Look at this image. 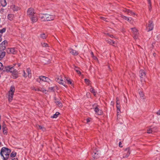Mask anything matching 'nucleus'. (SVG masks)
<instances>
[{
  "label": "nucleus",
  "mask_w": 160,
  "mask_h": 160,
  "mask_svg": "<svg viewBox=\"0 0 160 160\" xmlns=\"http://www.w3.org/2000/svg\"><path fill=\"white\" fill-rule=\"evenodd\" d=\"M12 66H5L3 71L12 73L13 78L16 79L18 77V71L15 69Z\"/></svg>",
  "instance_id": "obj_1"
},
{
  "label": "nucleus",
  "mask_w": 160,
  "mask_h": 160,
  "mask_svg": "<svg viewBox=\"0 0 160 160\" xmlns=\"http://www.w3.org/2000/svg\"><path fill=\"white\" fill-rule=\"evenodd\" d=\"M11 150L6 147H3L1 150L0 154L3 160H7L8 158Z\"/></svg>",
  "instance_id": "obj_2"
},
{
  "label": "nucleus",
  "mask_w": 160,
  "mask_h": 160,
  "mask_svg": "<svg viewBox=\"0 0 160 160\" xmlns=\"http://www.w3.org/2000/svg\"><path fill=\"white\" fill-rule=\"evenodd\" d=\"M37 81L40 83H41V81L46 82H49L51 80L47 77L40 76L37 79Z\"/></svg>",
  "instance_id": "obj_3"
},
{
  "label": "nucleus",
  "mask_w": 160,
  "mask_h": 160,
  "mask_svg": "<svg viewBox=\"0 0 160 160\" xmlns=\"http://www.w3.org/2000/svg\"><path fill=\"white\" fill-rule=\"evenodd\" d=\"M140 76L141 82H144L146 78V73L143 70H141L139 72Z\"/></svg>",
  "instance_id": "obj_4"
},
{
  "label": "nucleus",
  "mask_w": 160,
  "mask_h": 160,
  "mask_svg": "<svg viewBox=\"0 0 160 160\" xmlns=\"http://www.w3.org/2000/svg\"><path fill=\"white\" fill-rule=\"evenodd\" d=\"M98 105L95 104L93 105V107L94 108V111L98 115H101L103 113V112L98 108Z\"/></svg>",
  "instance_id": "obj_5"
},
{
  "label": "nucleus",
  "mask_w": 160,
  "mask_h": 160,
  "mask_svg": "<svg viewBox=\"0 0 160 160\" xmlns=\"http://www.w3.org/2000/svg\"><path fill=\"white\" fill-rule=\"evenodd\" d=\"M27 14L30 18L36 14L34 9L31 8H29L27 12Z\"/></svg>",
  "instance_id": "obj_6"
},
{
  "label": "nucleus",
  "mask_w": 160,
  "mask_h": 160,
  "mask_svg": "<svg viewBox=\"0 0 160 160\" xmlns=\"http://www.w3.org/2000/svg\"><path fill=\"white\" fill-rule=\"evenodd\" d=\"M8 42L7 40H4L0 44V51H3L5 50L6 47L7 45Z\"/></svg>",
  "instance_id": "obj_7"
},
{
  "label": "nucleus",
  "mask_w": 160,
  "mask_h": 160,
  "mask_svg": "<svg viewBox=\"0 0 160 160\" xmlns=\"http://www.w3.org/2000/svg\"><path fill=\"white\" fill-rule=\"evenodd\" d=\"M7 52L9 54H15L17 52V51L14 48H7L6 50Z\"/></svg>",
  "instance_id": "obj_8"
},
{
  "label": "nucleus",
  "mask_w": 160,
  "mask_h": 160,
  "mask_svg": "<svg viewBox=\"0 0 160 160\" xmlns=\"http://www.w3.org/2000/svg\"><path fill=\"white\" fill-rule=\"evenodd\" d=\"M153 28V25L152 23V22L151 20H150L148 26L147 27V30L148 32H149L152 30Z\"/></svg>",
  "instance_id": "obj_9"
},
{
  "label": "nucleus",
  "mask_w": 160,
  "mask_h": 160,
  "mask_svg": "<svg viewBox=\"0 0 160 160\" xmlns=\"http://www.w3.org/2000/svg\"><path fill=\"white\" fill-rule=\"evenodd\" d=\"M131 29L133 34V38L135 39H137L138 38V32L137 29L135 28H131Z\"/></svg>",
  "instance_id": "obj_10"
},
{
  "label": "nucleus",
  "mask_w": 160,
  "mask_h": 160,
  "mask_svg": "<svg viewBox=\"0 0 160 160\" xmlns=\"http://www.w3.org/2000/svg\"><path fill=\"white\" fill-rule=\"evenodd\" d=\"M32 90H34L36 91H41L43 93H46L47 90L45 89L44 88L39 87L38 88H36L34 87L32 89Z\"/></svg>",
  "instance_id": "obj_11"
},
{
  "label": "nucleus",
  "mask_w": 160,
  "mask_h": 160,
  "mask_svg": "<svg viewBox=\"0 0 160 160\" xmlns=\"http://www.w3.org/2000/svg\"><path fill=\"white\" fill-rule=\"evenodd\" d=\"M116 108L118 112V113L120 110V101L118 97L116 98Z\"/></svg>",
  "instance_id": "obj_12"
},
{
  "label": "nucleus",
  "mask_w": 160,
  "mask_h": 160,
  "mask_svg": "<svg viewBox=\"0 0 160 160\" xmlns=\"http://www.w3.org/2000/svg\"><path fill=\"white\" fill-rule=\"evenodd\" d=\"M56 81L60 84L66 87L65 82L63 81L61 78H58L56 79Z\"/></svg>",
  "instance_id": "obj_13"
},
{
  "label": "nucleus",
  "mask_w": 160,
  "mask_h": 160,
  "mask_svg": "<svg viewBox=\"0 0 160 160\" xmlns=\"http://www.w3.org/2000/svg\"><path fill=\"white\" fill-rule=\"evenodd\" d=\"M130 149L129 148H126L124 151V154H126V155H124L123 156V158H127L129 155L130 154Z\"/></svg>",
  "instance_id": "obj_14"
},
{
  "label": "nucleus",
  "mask_w": 160,
  "mask_h": 160,
  "mask_svg": "<svg viewBox=\"0 0 160 160\" xmlns=\"http://www.w3.org/2000/svg\"><path fill=\"white\" fill-rule=\"evenodd\" d=\"M69 52L72 54V55L76 56L78 54V52L77 51L74 50L72 48H69Z\"/></svg>",
  "instance_id": "obj_15"
},
{
  "label": "nucleus",
  "mask_w": 160,
  "mask_h": 160,
  "mask_svg": "<svg viewBox=\"0 0 160 160\" xmlns=\"http://www.w3.org/2000/svg\"><path fill=\"white\" fill-rule=\"evenodd\" d=\"M31 19L33 22H36L38 21V18L36 14L30 17Z\"/></svg>",
  "instance_id": "obj_16"
},
{
  "label": "nucleus",
  "mask_w": 160,
  "mask_h": 160,
  "mask_svg": "<svg viewBox=\"0 0 160 160\" xmlns=\"http://www.w3.org/2000/svg\"><path fill=\"white\" fill-rule=\"evenodd\" d=\"M13 92H8V100L9 102H11L12 100L13 96L14 95Z\"/></svg>",
  "instance_id": "obj_17"
},
{
  "label": "nucleus",
  "mask_w": 160,
  "mask_h": 160,
  "mask_svg": "<svg viewBox=\"0 0 160 160\" xmlns=\"http://www.w3.org/2000/svg\"><path fill=\"white\" fill-rule=\"evenodd\" d=\"M55 18L54 16L47 14V21L52 20Z\"/></svg>",
  "instance_id": "obj_18"
},
{
  "label": "nucleus",
  "mask_w": 160,
  "mask_h": 160,
  "mask_svg": "<svg viewBox=\"0 0 160 160\" xmlns=\"http://www.w3.org/2000/svg\"><path fill=\"white\" fill-rule=\"evenodd\" d=\"M121 17L123 19L127 21H128L130 22L132 20V18H128L126 16H125L122 15H121Z\"/></svg>",
  "instance_id": "obj_19"
},
{
  "label": "nucleus",
  "mask_w": 160,
  "mask_h": 160,
  "mask_svg": "<svg viewBox=\"0 0 160 160\" xmlns=\"http://www.w3.org/2000/svg\"><path fill=\"white\" fill-rule=\"evenodd\" d=\"M36 126L38 129H41L43 132H45L46 130L45 128L42 126H41L39 125H37Z\"/></svg>",
  "instance_id": "obj_20"
},
{
  "label": "nucleus",
  "mask_w": 160,
  "mask_h": 160,
  "mask_svg": "<svg viewBox=\"0 0 160 160\" xmlns=\"http://www.w3.org/2000/svg\"><path fill=\"white\" fill-rule=\"evenodd\" d=\"M6 30V28H3L2 29H0V42L2 41L1 37L2 36V34Z\"/></svg>",
  "instance_id": "obj_21"
},
{
  "label": "nucleus",
  "mask_w": 160,
  "mask_h": 160,
  "mask_svg": "<svg viewBox=\"0 0 160 160\" xmlns=\"http://www.w3.org/2000/svg\"><path fill=\"white\" fill-rule=\"evenodd\" d=\"M6 52L4 51H0V60L2 59L5 56Z\"/></svg>",
  "instance_id": "obj_22"
},
{
  "label": "nucleus",
  "mask_w": 160,
  "mask_h": 160,
  "mask_svg": "<svg viewBox=\"0 0 160 160\" xmlns=\"http://www.w3.org/2000/svg\"><path fill=\"white\" fill-rule=\"evenodd\" d=\"M0 2L1 5L3 7H4L7 5V2L6 0H0Z\"/></svg>",
  "instance_id": "obj_23"
},
{
  "label": "nucleus",
  "mask_w": 160,
  "mask_h": 160,
  "mask_svg": "<svg viewBox=\"0 0 160 160\" xmlns=\"http://www.w3.org/2000/svg\"><path fill=\"white\" fill-rule=\"evenodd\" d=\"M107 42L108 43L111 44L113 46H115V42L111 39H109L107 40Z\"/></svg>",
  "instance_id": "obj_24"
},
{
  "label": "nucleus",
  "mask_w": 160,
  "mask_h": 160,
  "mask_svg": "<svg viewBox=\"0 0 160 160\" xmlns=\"http://www.w3.org/2000/svg\"><path fill=\"white\" fill-rule=\"evenodd\" d=\"M56 104L60 108H62V102L60 101H57L55 102Z\"/></svg>",
  "instance_id": "obj_25"
},
{
  "label": "nucleus",
  "mask_w": 160,
  "mask_h": 160,
  "mask_svg": "<svg viewBox=\"0 0 160 160\" xmlns=\"http://www.w3.org/2000/svg\"><path fill=\"white\" fill-rule=\"evenodd\" d=\"M59 114L60 113L58 112H57L53 115L51 116V118H56Z\"/></svg>",
  "instance_id": "obj_26"
},
{
  "label": "nucleus",
  "mask_w": 160,
  "mask_h": 160,
  "mask_svg": "<svg viewBox=\"0 0 160 160\" xmlns=\"http://www.w3.org/2000/svg\"><path fill=\"white\" fill-rule=\"evenodd\" d=\"M14 15L12 14H9L8 16V18L10 20H12L13 18Z\"/></svg>",
  "instance_id": "obj_27"
},
{
  "label": "nucleus",
  "mask_w": 160,
  "mask_h": 160,
  "mask_svg": "<svg viewBox=\"0 0 160 160\" xmlns=\"http://www.w3.org/2000/svg\"><path fill=\"white\" fill-rule=\"evenodd\" d=\"M154 129L152 128H150L149 129H148L147 133H152L154 132V131L153 130Z\"/></svg>",
  "instance_id": "obj_28"
},
{
  "label": "nucleus",
  "mask_w": 160,
  "mask_h": 160,
  "mask_svg": "<svg viewBox=\"0 0 160 160\" xmlns=\"http://www.w3.org/2000/svg\"><path fill=\"white\" fill-rule=\"evenodd\" d=\"M27 72L28 73V76L29 78H31V70L29 68H28L27 69Z\"/></svg>",
  "instance_id": "obj_29"
},
{
  "label": "nucleus",
  "mask_w": 160,
  "mask_h": 160,
  "mask_svg": "<svg viewBox=\"0 0 160 160\" xmlns=\"http://www.w3.org/2000/svg\"><path fill=\"white\" fill-rule=\"evenodd\" d=\"M90 91L92 93L94 96L96 95V92L95 91V90L92 88L90 89Z\"/></svg>",
  "instance_id": "obj_30"
},
{
  "label": "nucleus",
  "mask_w": 160,
  "mask_h": 160,
  "mask_svg": "<svg viewBox=\"0 0 160 160\" xmlns=\"http://www.w3.org/2000/svg\"><path fill=\"white\" fill-rule=\"evenodd\" d=\"M148 4H149V9L151 11L152 9V6H151V0H147Z\"/></svg>",
  "instance_id": "obj_31"
},
{
  "label": "nucleus",
  "mask_w": 160,
  "mask_h": 160,
  "mask_svg": "<svg viewBox=\"0 0 160 160\" xmlns=\"http://www.w3.org/2000/svg\"><path fill=\"white\" fill-rule=\"evenodd\" d=\"M47 37V35H46L44 33H43L40 35V37L43 39H46Z\"/></svg>",
  "instance_id": "obj_32"
},
{
  "label": "nucleus",
  "mask_w": 160,
  "mask_h": 160,
  "mask_svg": "<svg viewBox=\"0 0 160 160\" xmlns=\"http://www.w3.org/2000/svg\"><path fill=\"white\" fill-rule=\"evenodd\" d=\"M15 90L14 87L13 86H12L10 88V90L9 92H11L14 93Z\"/></svg>",
  "instance_id": "obj_33"
},
{
  "label": "nucleus",
  "mask_w": 160,
  "mask_h": 160,
  "mask_svg": "<svg viewBox=\"0 0 160 160\" xmlns=\"http://www.w3.org/2000/svg\"><path fill=\"white\" fill-rule=\"evenodd\" d=\"M139 94L141 98L142 99H144V94L141 91H140L139 92Z\"/></svg>",
  "instance_id": "obj_34"
},
{
  "label": "nucleus",
  "mask_w": 160,
  "mask_h": 160,
  "mask_svg": "<svg viewBox=\"0 0 160 160\" xmlns=\"http://www.w3.org/2000/svg\"><path fill=\"white\" fill-rule=\"evenodd\" d=\"M41 45L43 47L47 48L49 47L48 45L46 43L42 42Z\"/></svg>",
  "instance_id": "obj_35"
},
{
  "label": "nucleus",
  "mask_w": 160,
  "mask_h": 160,
  "mask_svg": "<svg viewBox=\"0 0 160 160\" xmlns=\"http://www.w3.org/2000/svg\"><path fill=\"white\" fill-rule=\"evenodd\" d=\"M74 70L79 75L81 74V72L78 70V67H75L74 68Z\"/></svg>",
  "instance_id": "obj_36"
},
{
  "label": "nucleus",
  "mask_w": 160,
  "mask_h": 160,
  "mask_svg": "<svg viewBox=\"0 0 160 160\" xmlns=\"http://www.w3.org/2000/svg\"><path fill=\"white\" fill-rule=\"evenodd\" d=\"M128 15H135V14L134 12H133L132 11L129 10L128 11Z\"/></svg>",
  "instance_id": "obj_37"
},
{
  "label": "nucleus",
  "mask_w": 160,
  "mask_h": 160,
  "mask_svg": "<svg viewBox=\"0 0 160 160\" xmlns=\"http://www.w3.org/2000/svg\"><path fill=\"white\" fill-rule=\"evenodd\" d=\"M17 153L15 152H12L10 154V157L12 158H13L16 156Z\"/></svg>",
  "instance_id": "obj_38"
},
{
  "label": "nucleus",
  "mask_w": 160,
  "mask_h": 160,
  "mask_svg": "<svg viewBox=\"0 0 160 160\" xmlns=\"http://www.w3.org/2000/svg\"><path fill=\"white\" fill-rule=\"evenodd\" d=\"M120 111L118 113V110H117V119L118 120L121 118V116L120 115Z\"/></svg>",
  "instance_id": "obj_39"
},
{
  "label": "nucleus",
  "mask_w": 160,
  "mask_h": 160,
  "mask_svg": "<svg viewBox=\"0 0 160 160\" xmlns=\"http://www.w3.org/2000/svg\"><path fill=\"white\" fill-rule=\"evenodd\" d=\"M94 155H93V157L94 158L97 159V158H98V157L99 156H98V153H97L96 152H94Z\"/></svg>",
  "instance_id": "obj_40"
},
{
  "label": "nucleus",
  "mask_w": 160,
  "mask_h": 160,
  "mask_svg": "<svg viewBox=\"0 0 160 160\" xmlns=\"http://www.w3.org/2000/svg\"><path fill=\"white\" fill-rule=\"evenodd\" d=\"M4 66H3L1 62H0V71L2 70L3 71V69L4 68Z\"/></svg>",
  "instance_id": "obj_41"
},
{
  "label": "nucleus",
  "mask_w": 160,
  "mask_h": 160,
  "mask_svg": "<svg viewBox=\"0 0 160 160\" xmlns=\"http://www.w3.org/2000/svg\"><path fill=\"white\" fill-rule=\"evenodd\" d=\"M39 17L41 18L42 21H44V14H40L39 15Z\"/></svg>",
  "instance_id": "obj_42"
},
{
  "label": "nucleus",
  "mask_w": 160,
  "mask_h": 160,
  "mask_svg": "<svg viewBox=\"0 0 160 160\" xmlns=\"http://www.w3.org/2000/svg\"><path fill=\"white\" fill-rule=\"evenodd\" d=\"M84 81H85V82H86V83L88 85H89V83H90V81L87 79H84Z\"/></svg>",
  "instance_id": "obj_43"
},
{
  "label": "nucleus",
  "mask_w": 160,
  "mask_h": 160,
  "mask_svg": "<svg viewBox=\"0 0 160 160\" xmlns=\"http://www.w3.org/2000/svg\"><path fill=\"white\" fill-rule=\"evenodd\" d=\"M47 14H44V21H47Z\"/></svg>",
  "instance_id": "obj_44"
},
{
  "label": "nucleus",
  "mask_w": 160,
  "mask_h": 160,
  "mask_svg": "<svg viewBox=\"0 0 160 160\" xmlns=\"http://www.w3.org/2000/svg\"><path fill=\"white\" fill-rule=\"evenodd\" d=\"M157 40L159 42L160 41V34L156 36Z\"/></svg>",
  "instance_id": "obj_45"
},
{
  "label": "nucleus",
  "mask_w": 160,
  "mask_h": 160,
  "mask_svg": "<svg viewBox=\"0 0 160 160\" xmlns=\"http://www.w3.org/2000/svg\"><path fill=\"white\" fill-rule=\"evenodd\" d=\"M54 87H50L49 88V90H50L51 91H54Z\"/></svg>",
  "instance_id": "obj_46"
},
{
  "label": "nucleus",
  "mask_w": 160,
  "mask_h": 160,
  "mask_svg": "<svg viewBox=\"0 0 160 160\" xmlns=\"http://www.w3.org/2000/svg\"><path fill=\"white\" fill-rule=\"evenodd\" d=\"M128 10H129V9H126V8H124V9H123L122 11H123V12H127L128 13Z\"/></svg>",
  "instance_id": "obj_47"
},
{
  "label": "nucleus",
  "mask_w": 160,
  "mask_h": 160,
  "mask_svg": "<svg viewBox=\"0 0 160 160\" xmlns=\"http://www.w3.org/2000/svg\"><path fill=\"white\" fill-rule=\"evenodd\" d=\"M66 80L68 84H72V82L71 81L70 79L68 80L67 79Z\"/></svg>",
  "instance_id": "obj_48"
},
{
  "label": "nucleus",
  "mask_w": 160,
  "mask_h": 160,
  "mask_svg": "<svg viewBox=\"0 0 160 160\" xmlns=\"http://www.w3.org/2000/svg\"><path fill=\"white\" fill-rule=\"evenodd\" d=\"M23 76L24 77L26 78L27 77V75H26V74L25 72V71H23Z\"/></svg>",
  "instance_id": "obj_49"
},
{
  "label": "nucleus",
  "mask_w": 160,
  "mask_h": 160,
  "mask_svg": "<svg viewBox=\"0 0 160 160\" xmlns=\"http://www.w3.org/2000/svg\"><path fill=\"white\" fill-rule=\"evenodd\" d=\"M122 143L121 142H120L119 143V146L120 147L122 148Z\"/></svg>",
  "instance_id": "obj_50"
},
{
  "label": "nucleus",
  "mask_w": 160,
  "mask_h": 160,
  "mask_svg": "<svg viewBox=\"0 0 160 160\" xmlns=\"http://www.w3.org/2000/svg\"><path fill=\"white\" fill-rule=\"evenodd\" d=\"M156 114L158 115H160V109L159 110L158 112H157Z\"/></svg>",
  "instance_id": "obj_51"
},
{
  "label": "nucleus",
  "mask_w": 160,
  "mask_h": 160,
  "mask_svg": "<svg viewBox=\"0 0 160 160\" xmlns=\"http://www.w3.org/2000/svg\"><path fill=\"white\" fill-rule=\"evenodd\" d=\"M87 123H88L90 122V119L89 118H88L87 119Z\"/></svg>",
  "instance_id": "obj_52"
},
{
  "label": "nucleus",
  "mask_w": 160,
  "mask_h": 160,
  "mask_svg": "<svg viewBox=\"0 0 160 160\" xmlns=\"http://www.w3.org/2000/svg\"><path fill=\"white\" fill-rule=\"evenodd\" d=\"M101 18L102 19H103V20L106 21H107L106 20V19L105 18L103 17H101Z\"/></svg>",
  "instance_id": "obj_53"
},
{
  "label": "nucleus",
  "mask_w": 160,
  "mask_h": 160,
  "mask_svg": "<svg viewBox=\"0 0 160 160\" xmlns=\"http://www.w3.org/2000/svg\"><path fill=\"white\" fill-rule=\"evenodd\" d=\"M105 34L106 35V36H109V35H110V34H109V33H105Z\"/></svg>",
  "instance_id": "obj_54"
},
{
  "label": "nucleus",
  "mask_w": 160,
  "mask_h": 160,
  "mask_svg": "<svg viewBox=\"0 0 160 160\" xmlns=\"http://www.w3.org/2000/svg\"><path fill=\"white\" fill-rule=\"evenodd\" d=\"M91 54L92 57H93L94 54L93 52H91Z\"/></svg>",
  "instance_id": "obj_55"
},
{
  "label": "nucleus",
  "mask_w": 160,
  "mask_h": 160,
  "mask_svg": "<svg viewBox=\"0 0 160 160\" xmlns=\"http://www.w3.org/2000/svg\"><path fill=\"white\" fill-rule=\"evenodd\" d=\"M12 160H18V159L17 158H14L12 159Z\"/></svg>",
  "instance_id": "obj_56"
},
{
  "label": "nucleus",
  "mask_w": 160,
  "mask_h": 160,
  "mask_svg": "<svg viewBox=\"0 0 160 160\" xmlns=\"http://www.w3.org/2000/svg\"><path fill=\"white\" fill-rule=\"evenodd\" d=\"M109 37H110L111 38H113V35H112V34H110V35L109 36Z\"/></svg>",
  "instance_id": "obj_57"
},
{
  "label": "nucleus",
  "mask_w": 160,
  "mask_h": 160,
  "mask_svg": "<svg viewBox=\"0 0 160 160\" xmlns=\"http://www.w3.org/2000/svg\"><path fill=\"white\" fill-rule=\"evenodd\" d=\"M18 67H19L20 66L21 64L20 63H18Z\"/></svg>",
  "instance_id": "obj_58"
},
{
  "label": "nucleus",
  "mask_w": 160,
  "mask_h": 160,
  "mask_svg": "<svg viewBox=\"0 0 160 160\" xmlns=\"http://www.w3.org/2000/svg\"><path fill=\"white\" fill-rule=\"evenodd\" d=\"M92 57L95 59L96 58H97L96 57H94V56H93V57Z\"/></svg>",
  "instance_id": "obj_59"
},
{
  "label": "nucleus",
  "mask_w": 160,
  "mask_h": 160,
  "mask_svg": "<svg viewBox=\"0 0 160 160\" xmlns=\"http://www.w3.org/2000/svg\"><path fill=\"white\" fill-rule=\"evenodd\" d=\"M13 10H14V11H17V10H18V9H13Z\"/></svg>",
  "instance_id": "obj_60"
},
{
  "label": "nucleus",
  "mask_w": 160,
  "mask_h": 160,
  "mask_svg": "<svg viewBox=\"0 0 160 160\" xmlns=\"http://www.w3.org/2000/svg\"><path fill=\"white\" fill-rule=\"evenodd\" d=\"M3 129V132H4V129Z\"/></svg>",
  "instance_id": "obj_61"
},
{
  "label": "nucleus",
  "mask_w": 160,
  "mask_h": 160,
  "mask_svg": "<svg viewBox=\"0 0 160 160\" xmlns=\"http://www.w3.org/2000/svg\"><path fill=\"white\" fill-rule=\"evenodd\" d=\"M138 46L139 47H140V46L139 45H138Z\"/></svg>",
  "instance_id": "obj_62"
}]
</instances>
